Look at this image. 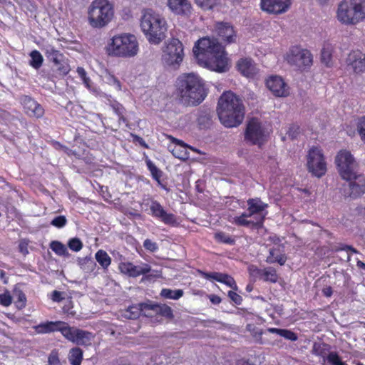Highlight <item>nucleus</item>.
<instances>
[{
    "label": "nucleus",
    "instance_id": "obj_63",
    "mask_svg": "<svg viewBox=\"0 0 365 365\" xmlns=\"http://www.w3.org/2000/svg\"><path fill=\"white\" fill-rule=\"evenodd\" d=\"M357 267L365 270V263L360 260L357 262Z\"/></svg>",
    "mask_w": 365,
    "mask_h": 365
},
{
    "label": "nucleus",
    "instance_id": "obj_30",
    "mask_svg": "<svg viewBox=\"0 0 365 365\" xmlns=\"http://www.w3.org/2000/svg\"><path fill=\"white\" fill-rule=\"evenodd\" d=\"M334 47L329 41H325L321 51V62L327 67H331L333 64L332 57Z\"/></svg>",
    "mask_w": 365,
    "mask_h": 365
},
{
    "label": "nucleus",
    "instance_id": "obj_49",
    "mask_svg": "<svg viewBox=\"0 0 365 365\" xmlns=\"http://www.w3.org/2000/svg\"><path fill=\"white\" fill-rule=\"evenodd\" d=\"M51 145L56 150H63L67 155H74V151H73L72 150L69 149L68 147L63 145V144H61L60 142L57 141V140H51Z\"/></svg>",
    "mask_w": 365,
    "mask_h": 365
},
{
    "label": "nucleus",
    "instance_id": "obj_36",
    "mask_svg": "<svg viewBox=\"0 0 365 365\" xmlns=\"http://www.w3.org/2000/svg\"><path fill=\"white\" fill-rule=\"evenodd\" d=\"M150 309L168 319H173L174 317L173 309L166 304H153L150 306Z\"/></svg>",
    "mask_w": 365,
    "mask_h": 365
},
{
    "label": "nucleus",
    "instance_id": "obj_50",
    "mask_svg": "<svg viewBox=\"0 0 365 365\" xmlns=\"http://www.w3.org/2000/svg\"><path fill=\"white\" fill-rule=\"evenodd\" d=\"M143 247H145V250H147L151 252H155L158 250V244L155 242H153L150 239H146L143 242Z\"/></svg>",
    "mask_w": 365,
    "mask_h": 365
},
{
    "label": "nucleus",
    "instance_id": "obj_11",
    "mask_svg": "<svg viewBox=\"0 0 365 365\" xmlns=\"http://www.w3.org/2000/svg\"><path fill=\"white\" fill-rule=\"evenodd\" d=\"M245 140L252 145L261 148L267 141V135L262 123L257 118H252L247 124Z\"/></svg>",
    "mask_w": 365,
    "mask_h": 365
},
{
    "label": "nucleus",
    "instance_id": "obj_61",
    "mask_svg": "<svg viewBox=\"0 0 365 365\" xmlns=\"http://www.w3.org/2000/svg\"><path fill=\"white\" fill-rule=\"evenodd\" d=\"M337 250H346V251H351V253H357V250L354 248L352 246L350 245H344L342 247L337 249Z\"/></svg>",
    "mask_w": 365,
    "mask_h": 365
},
{
    "label": "nucleus",
    "instance_id": "obj_3",
    "mask_svg": "<svg viewBox=\"0 0 365 365\" xmlns=\"http://www.w3.org/2000/svg\"><path fill=\"white\" fill-rule=\"evenodd\" d=\"M176 88L180 101L187 105H199L207 96L203 80L193 73L180 75L177 78Z\"/></svg>",
    "mask_w": 365,
    "mask_h": 365
},
{
    "label": "nucleus",
    "instance_id": "obj_37",
    "mask_svg": "<svg viewBox=\"0 0 365 365\" xmlns=\"http://www.w3.org/2000/svg\"><path fill=\"white\" fill-rule=\"evenodd\" d=\"M215 240L221 244L229 245H234L235 244V239L232 236L222 232L219 231L214 234Z\"/></svg>",
    "mask_w": 365,
    "mask_h": 365
},
{
    "label": "nucleus",
    "instance_id": "obj_5",
    "mask_svg": "<svg viewBox=\"0 0 365 365\" xmlns=\"http://www.w3.org/2000/svg\"><path fill=\"white\" fill-rule=\"evenodd\" d=\"M336 19L344 25L354 26L365 20V0H342L338 5Z\"/></svg>",
    "mask_w": 365,
    "mask_h": 365
},
{
    "label": "nucleus",
    "instance_id": "obj_7",
    "mask_svg": "<svg viewBox=\"0 0 365 365\" xmlns=\"http://www.w3.org/2000/svg\"><path fill=\"white\" fill-rule=\"evenodd\" d=\"M114 14L113 6L108 0H94L88 10V19L93 28L106 26Z\"/></svg>",
    "mask_w": 365,
    "mask_h": 365
},
{
    "label": "nucleus",
    "instance_id": "obj_59",
    "mask_svg": "<svg viewBox=\"0 0 365 365\" xmlns=\"http://www.w3.org/2000/svg\"><path fill=\"white\" fill-rule=\"evenodd\" d=\"M281 329H278V328H268L266 330H264V331H266V334L267 333H271V334H275L280 336Z\"/></svg>",
    "mask_w": 365,
    "mask_h": 365
},
{
    "label": "nucleus",
    "instance_id": "obj_55",
    "mask_svg": "<svg viewBox=\"0 0 365 365\" xmlns=\"http://www.w3.org/2000/svg\"><path fill=\"white\" fill-rule=\"evenodd\" d=\"M173 154L175 158L179 159L187 158V153L185 150H178L176 148L173 150Z\"/></svg>",
    "mask_w": 365,
    "mask_h": 365
},
{
    "label": "nucleus",
    "instance_id": "obj_52",
    "mask_svg": "<svg viewBox=\"0 0 365 365\" xmlns=\"http://www.w3.org/2000/svg\"><path fill=\"white\" fill-rule=\"evenodd\" d=\"M227 296L237 305H240L242 302V297L235 291H228Z\"/></svg>",
    "mask_w": 365,
    "mask_h": 365
},
{
    "label": "nucleus",
    "instance_id": "obj_15",
    "mask_svg": "<svg viewBox=\"0 0 365 365\" xmlns=\"http://www.w3.org/2000/svg\"><path fill=\"white\" fill-rule=\"evenodd\" d=\"M44 53L46 58L56 66V69L61 75L66 76L70 72L68 60L59 50L49 45L45 48Z\"/></svg>",
    "mask_w": 365,
    "mask_h": 365
},
{
    "label": "nucleus",
    "instance_id": "obj_21",
    "mask_svg": "<svg viewBox=\"0 0 365 365\" xmlns=\"http://www.w3.org/2000/svg\"><path fill=\"white\" fill-rule=\"evenodd\" d=\"M67 322L63 321H46L34 326L32 328L38 334H50L55 331H60L63 336Z\"/></svg>",
    "mask_w": 365,
    "mask_h": 365
},
{
    "label": "nucleus",
    "instance_id": "obj_6",
    "mask_svg": "<svg viewBox=\"0 0 365 365\" xmlns=\"http://www.w3.org/2000/svg\"><path fill=\"white\" fill-rule=\"evenodd\" d=\"M109 56L130 58L138 53V43L136 37L130 34L115 35L106 48Z\"/></svg>",
    "mask_w": 365,
    "mask_h": 365
},
{
    "label": "nucleus",
    "instance_id": "obj_4",
    "mask_svg": "<svg viewBox=\"0 0 365 365\" xmlns=\"http://www.w3.org/2000/svg\"><path fill=\"white\" fill-rule=\"evenodd\" d=\"M140 26L149 43L160 44L166 37L168 24L163 15L150 8L141 11Z\"/></svg>",
    "mask_w": 365,
    "mask_h": 365
},
{
    "label": "nucleus",
    "instance_id": "obj_1",
    "mask_svg": "<svg viewBox=\"0 0 365 365\" xmlns=\"http://www.w3.org/2000/svg\"><path fill=\"white\" fill-rule=\"evenodd\" d=\"M193 53L200 65L219 73L228 70V58L222 45L216 40L204 37L198 40Z\"/></svg>",
    "mask_w": 365,
    "mask_h": 365
},
{
    "label": "nucleus",
    "instance_id": "obj_31",
    "mask_svg": "<svg viewBox=\"0 0 365 365\" xmlns=\"http://www.w3.org/2000/svg\"><path fill=\"white\" fill-rule=\"evenodd\" d=\"M286 261V255L282 253L278 247H273L270 249L269 254L266 259V262L269 264L278 263L280 265H284Z\"/></svg>",
    "mask_w": 365,
    "mask_h": 365
},
{
    "label": "nucleus",
    "instance_id": "obj_23",
    "mask_svg": "<svg viewBox=\"0 0 365 365\" xmlns=\"http://www.w3.org/2000/svg\"><path fill=\"white\" fill-rule=\"evenodd\" d=\"M201 276L207 279H214L218 282L226 284L234 290H237V285L235 279L227 274L217 272H201Z\"/></svg>",
    "mask_w": 365,
    "mask_h": 365
},
{
    "label": "nucleus",
    "instance_id": "obj_54",
    "mask_svg": "<svg viewBox=\"0 0 365 365\" xmlns=\"http://www.w3.org/2000/svg\"><path fill=\"white\" fill-rule=\"evenodd\" d=\"M51 298L53 302H60L63 299V297H62V292L57 290L53 291Z\"/></svg>",
    "mask_w": 365,
    "mask_h": 365
},
{
    "label": "nucleus",
    "instance_id": "obj_57",
    "mask_svg": "<svg viewBox=\"0 0 365 365\" xmlns=\"http://www.w3.org/2000/svg\"><path fill=\"white\" fill-rule=\"evenodd\" d=\"M209 299L213 304H219L222 301L221 298L215 294L210 295Z\"/></svg>",
    "mask_w": 365,
    "mask_h": 365
},
{
    "label": "nucleus",
    "instance_id": "obj_51",
    "mask_svg": "<svg viewBox=\"0 0 365 365\" xmlns=\"http://www.w3.org/2000/svg\"><path fill=\"white\" fill-rule=\"evenodd\" d=\"M280 336H282L284 339H289L290 341H296L297 339V334L294 331L288 329H282Z\"/></svg>",
    "mask_w": 365,
    "mask_h": 365
},
{
    "label": "nucleus",
    "instance_id": "obj_33",
    "mask_svg": "<svg viewBox=\"0 0 365 365\" xmlns=\"http://www.w3.org/2000/svg\"><path fill=\"white\" fill-rule=\"evenodd\" d=\"M68 359L71 365H81L83 359V350L79 347L71 349Z\"/></svg>",
    "mask_w": 365,
    "mask_h": 365
},
{
    "label": "nucleus",
    "instance_id": "obj_16",
    "mask_svg": "<svg viewBox=\"0 0 365 365\" xmlns=\"http://www.w3.org/2000/svg\"><path fill=\"white\" fill-rule=\"evenodd\" d=\"M150 210V215L153 217L160 220L164 224L173 227L178 225L176 216L173 213H168L158 201L152 200Z\"/></svg>",
    "mask_w": 365,
    "mask_h": 365
},
{
    "label": "nucleus",
    "instance_id": "obj_12",
    "mask_svg": "<svg viewBox=\"0 0 365 365\" xmlns=\"http://www.w3.org/2000/svg\"><path fill=\"white\" fill-rule=\"evenodd\" d=\"M286 60L289 64L295 65L301 70L310 68L313 63V56L310 51L299 46L290 48L287 53Z\"/></svg>",
    "mask_w": 365,
    "mask_h": 365
},
{
    "label": "nucleus",
    "instance_id": "obj_48",
    "mask_svg": "<svg viewBox=\"0 0 365 365\" xmlns=\"http://www.w3.org/2000/svg\"><path fill=\"white\" fill-rule=\"evenodd\" d=\"M67 223V220L65 216L63 215H58L56 217H54L52 221L51 222V225L57 227V228H62Z\"/></svg>",
    "mask_w": 365,
    "mask_h": 365
},
{
    "label": "nucleus",
    "instance_id": "obj_35",
    "mask_svg": "<svg viewBox=\"0 0 365 365\" xmlns=\"http://www.w3.org/2000/svg\"><path fill=\"white\" fill-rule=\"evenodd\" d=\"M247 329L250 331L251 335L257 344H264L269 343L268 339H264L262 338V335L266 334V331L256 327H252L250 324L247 325Z\"/></svg>",
    "mask_w": 365,
    "mask_h": 365
},
{
    "label": "nucleus",
    "instance_id": "obj_32",
    "mask_svg": "<svg viewBox=\"0 0 365 365\" xmlns=\"http://www.w3.org/2000/svg\"><path fill=\"white\" fill-rule=\"evenodd\" d=\"M247 202L248 205L247 211L249 215L251 216L261 212L268 207V205L262 202L259 198H251Z\"/></svg>",
    "mask_w": 365,
    "mask_h": 365
},
{
    "label": "nucleus",
    "instance_id": "obj_22",
    "mask_svg": "<svg viewBox=\"0 0 365 365\" xmlns=\"http://www.w3.org/2000/svg\"><path fill=\"white\" fill-rule=\"evenodd\" d=\"M248 271L251 276L258 277L264 282L276 283L278 281L277 270L273 267L259 269L255 265H251L248 267Z\"/></svg>",
    "mask_w": 365,
    "mask_h": 365
},
{
    "label": "nucleus",
    "instance_id": "obj_20",
    "mask_svg": "<svg viewBox=\"0 0 365 365\" xmlns=\"http://www.w3.org/2000/svg\"><path fill=\"white\" fill-rule=\"evenodd\" d=\"M266 86L275 96L285 97L289 93V86L280 76H270L266 81Z\"/></svg>",
    "mask_w": 365,
    "mask_h": 365
},
{
    "label": "nucleus",
    "instance_id": "obj_44",
    "mask_svg": "<svg viewBox=\"0 0 365 365\" xmlns=\"http://www.w3.org/2000/svg\"><path fill=\"white\" fill-rule=\"evenodd\" d=\"M48 365H61L58 351L56 349H53L48 356Z\"/></svg>",
    "mask_w": 365,
    "mask_h": 365
},
{
    "label": "nucleus",
    "instance_id": "obj_64",
    "mask_svg": "<svg viewBox=\"0 0 365 365\" xmlns=\"http://www.w3.org/2000/svg\"><path fill=\"white\" fill-rule=\"evenodd\" d=\"M117 365H130V364L126 360H120Z\"/></svg>",
    "mask_w": 365,
    "mask_h": 365
},
{
    "label": "nucleus",
    "instance_id": "obj_39",
    "mask_svg": "<svg viewBox=\"0 0 365 365\" xmlns=\"http://www.w3.org/2000/svg\"><path fill=\"white\" fill-rule=\"evenodd\" d=\"M29 56L31 57L29 65L36 70L40 68L43 63V58L41 53L37 50H33Z\"/></svg>",
    "mask_w": 365,
    "mask_h": 365
},
{
    "label": "nucleus",
    "instance_id": "obj_29",
    "mask_svg": "<svg viewBox=\"0 0 365 365\" xmlns=\"http://www.w3.org/2000/svg\"><path fill=\"white\" fill-rule=\"evenodd\" d=\"M148 170L150 171L152 178L157 182L159 187L165 190H168L166 183H163L162 177L163 172L158 168L150 159L145 161Z\"/></svg>",
    "mask_w": 365,
    "mask_h": 365
},
{
    "label": "nucleus",
    "instance_id": "obj_27",
    "mask_svg": "<svg viewBox=\"0 0 365 365\" xmlns=\"http://www.w3.org/2000/svg\"><path fill=\"white\" fill-rule=\"evenodd\" d=\"M238 71L247 78H253L257 73V69L251 58H240L237 63Z\"/></svg>",
    "mask_w": 365,
    "mask_h": 365
},
{
    "label": "nucleus",
    "instance_id": "obj_53",
    "mask_svg": "<svg viewBox=\"0 0 365 365\" xmlns=\"http://www.w3.org/2000/svg\"><path fill=\"white\" fill-rule=\"evenodd\" d=\"M300 128L298 125H292L289 127L287 134L289 137L294 139L296 138L299 133Z\"/></svg>",
    "mask_w": 365,
    "mask_h": 365
},
{
    "label": "nucleus",
    "instance_id": "obj_43",
    "mask_svg": "<svg viewBox=\"0 0 365 365\" xmlns=\"http://www.w3.org/2000/svg\"><path fill=\"white\" fill-rule=\"evenodd\" d=\"M194 1L204 11L212 10L219 3V0H194Z\"/></svg>",
    "mask_w": 365,
    "mask_h": 365
},
{
    "label": "nucleus",
    "instance_id": "obj_34",
    "mask_svg": "<svg viewBox=\"0 0 365 365\" xmlns=\"http://www.w3.org/2000/svg\"><path fill=\"white\" fill-rule=\"evenodd\" d=\"M14 297L16 299L14 304L17 309L21 310L24 309L26 306L27 299L24 292L19 289L15 287L14 289Z\"/></svg>",
    "mask_w": 365,
    "mask_h": 365
},
{
    "label": "nucleus",
    "instance_id": "obj_46",
    "mask_svg": "<svg viewBox=\"0 0 365 365\" xmlns=\"http://www.w3.org/2000/svg\"><path fill=\"white\" fill-rule=\"evenodd\" d=\"M357 130L361 140L365 143V116H362L358 119Z\"/></svg>",
    "mask_w": 365,
    "mask_h": 365
},
{
    "label": "nucleus",
    "instance_id": "obj_41",
    "mask_svg": "<svg viewBox=\"0 0 365 365\" xmlns=\"http://www.w3.org/2000/svg\"><path fill=\"white\" fill-rule=\"evenodd\" d=\"M142 306V304L139 305L130 306L125 312V317L130 319H138L141 314V312L143 310L141 307Z\"/></svg>",
    "mask_w": 365,
    "mask_h": 365
},
{
    "label": "nucleus",
    "instance_id": "obj_42",
    "mask_svg": "<svg viewBox=\"0 0 365 365\" xmlns=\"http://www.w3.org/2000/svg\"><path fill=\"white\" fill-rule=\"evenodd\" d=\"M50 248L58 256H68V252L66 247L59 241H52L50 243Z\"/></svg>",
    "mask_w": 365,
    "mask_h": 365
},
{
    "label": "nucleus",
    "instance_id": "obj_8",
    "mask_svg": "<svg viewBox=\"0 0 365 365\" xmlns=\"http://www.w3.org/2000/svg\"><path fill=\"white\" fill-rule=\"evenodd\" d=\"M340 176L345 180H351L356 178L357 163L350 151L341 150L335 158Z\"/></svg>",
    "mask_w": 365,
    "mask_h": 365
},
{
    "label": "nucleus",
    "instance_id": "obj_18",
    "mask_svg": "<svg viewBox=\"0 0 365 365\" xmlns=\"http://www.w3.org/2000/svg\"><path fill=\"white\" fill-rule=\"evenodd\" d=\"M121 273L130 277H137L140 275H145L151 271V267L147 263H141L140 265H135L130 262H123L118 265Z\"/></svg>",
    "mask_w": 365,
    "mask_h": 365
},
{
    "label": "nucleus",
    "instance_id": "obj_14",
    "mask_svg": "<svg viewBox=\"0 0 365 365\" xmlns=\"http://www.w3.org/2000/svg\"><path fill=\"white\" fill-rule=\"evenodd\" d=\"M63 337L77 345L89 346L94 338V335L88 331L71 327L67 323Z\"/></svg>",
    "mask_w": 365,
    "mask_h": 365
},
{
    "label": "nucleus",
    "instance_id": "obj_26",
    "mask_svg": "<svg viewBox=\"0 0 365 365\" xmlns=\"http://www.w3.org/2000/svg\"><path fill=\"white\" fill-rule=\"evenodd\" d=\"M348 181L349 182V196L351 197L356 198L365 193V177L363 175L356 173V178Z\"/></svg>",
    "mask_w": 365,
    "mask_h": 365
},
{
    "label": "nucleus",
    "instance_id": "obj_28",
    "mask_svg": "<svg viewBox=\"0 0 365 365\" xmlns=\"http://www.w3.org/2000/svg\"><path fill=\"white\" fill-rule=\"evenodd\" d=\"M168 6L174 14L178 15H188L192 9L188 0H168Z\"/></svg>",
    "mask_w": 365,
    "mask_h": 365
},
{
    "label": "nucleus",
    "instance_id": "obj_24",
    "mask_svg": "<svg viewBox=\"0 0 365 365\" xmlns=\"http://www.w3.org/2000/svg\"><path fill=\"white\" fill-rule=\"evenodd\" d=\"M215 29L217 35L222 41L231 43L236 40V34L233 26L229 23L218 22L216 24Z\"/></svg>",
    "mask_w": 365,
    "mask_h": 365
},
{
    "label": "nucleus",
    "instance_id": "obj_40",
    "mask_svg": "<svg viewBox=\"0 0 365 365\" xmlns=\"http://www.w3.org/2000/svg\"><path fill=\"white\" fill-rule=\"evenodd\" d=\"M182 289L172 290L170 289L164 288L161 290L160 296L165 299L177 300L183 296Z\"/></svg>",
    "mask_w": 365,
    "mask_h": 365
},
{
    "label": "nucleus",
    "instance_id": "obj_10",
    "mask_svg": "<svg viewBox=\"0 0 365 365\" xmlns=\"http://www.w3.org/2000/svg\"><path fill=\"white\" fill-rule=\"evenodd\" d=\"M184 57L183 45L178 38H172L163 52V62L173 68H178Z\"/></svg>",
    "mask_w": 365,
    "mask_h": 365
},
{
    "label": "nucleus",
    "instance_id": "obj_9",
    "mask_svg": "<svg viewBox=\"0 0 365 365\" xmlns=\"http://www.w3.org/2000/svg\"><path fill=\"white\" fill-rule=\"evenodd\" d=\"M307 165L312 175L322 178L327 173V163L322 150L317 146L312 147L307 156Z\"/></svg>",
    "mask_w": 365,
    "mask_h": 365
},
{
    "label": "nucleus",
    "instance_id": "obj_62",
    "mask_svg": "<svg viewBox=\"0 0 365 365\" xmlns=\"http://www.w3.org/2000/svg\"><path fill=\"white\" fill-rule=\"evenodd\" d=\"M111 78L113 79V84L115 85L116 89L118 91L121 90V83L120 81L113 76Z\"/></svg>",
    "mask_w": 365,
    "mask_h": 365
},
{
    "label": "nucleus",
    "instance_id": "obj_25",
    "mask_svg": "<svg viewBox=\"0 0 365 365\" xmlns=\"http://www.w3.org/2000/svg\"><path fill=\"white\" fill-rule=\"evenodd\" d=\"M250 217H251V215H249L248 212H243L240 216H235L232 219H230L229 221L237 226H243L246 227H252L258 228L262 226L265 218L264 216H261L256 222L247 219Z\"/></svg>",
    "mask_w": 365,
    "mask_h": 365
},
{
    "label": "nucleus",
    "instance_id": "obj_45",
    "mask_svg": "<svg viewBox=\"0 0 365 365\" xmlns=\"http://www.w3.org/2000/svg\"><path fill=\"white\" fill-rule=\"evenodd\" d=\"M12 304V297L8 290L0 294V304L4 307H9Z\"/></svg>",
    "mask_w": 365,
    "mask_h": 365
},
{
    "label": "nucleus",
    "instance_id": "obj_13",
    "mask_svg": "<svg viewBox=\"0 0 365 365\" xmlns=\"http://www.w3.org/2000/svg\"><path fill=\"white\" fill-rule=\"evenodd\" d=\"M24 113L29 118L39 119L43 117L45 109L41 104L29 95H21L19 97Z\"/></svg>",
    "mask_w": 365,
    "mask_h": 365
},
{
    "label": "nucleus",
    "instance_id": "obj_56",
    "mask_svg": "<svg viewBox=\"0 0 365 365\" xmlns=\"http://www.w3.org/2000/svg\"><path fill=\"white\" fill-rule=\"evenodd\" d=\"M232 365H255L251 363L248 359H239L236 360Z\"/></svg>",
    "mask_w": 365,
    "mask_h": 365
},
{
    "label": "nucleus",
    "instance_id": "obj_2",
    "mask_svg": "<svg viewBox=\"0 0 365 365\" xmlns=\"http://www.w3.org/2000/svg\"><path fill=\"white\" fill-rule=\"evenodd\" d=\"M217 113L224 126L237 127L242 123L245 114L242 98L231 91L224 92L218 100Z\"/></svg>",
    "mask_w": 365,
    "mask_h": 365
},
{
    "label": "nucleus",
    "instance_id": "obj_60",
    "mask_svg": "<svg viewBox=\"0 0 365 365\" xmlns=\"http://www.w3.org/2000/svg\"><path fill=\"white\" fill-rule=\"evenodd\" d=\"M322 293L326 297H331L333 293L332 288L329 286L326 287L322 289Z\"/></svg>",
    "mask_w": 365,
    "mask_h": 365
},
{
    "label": "nucleus",
    "instance_id": "obj_17",
    "mask_svg": "<svg viewBox=\"0 0 365 365\" xmlns=\"http://www.w3.org/2000/svg\"><path fill=\"white\" fill-rule=\"evenodd\" d=\"M292 0H260L261 9L267 14H284L290 8Z\"/></svg>",
    "mask_w": 365,
    "mask_h": 365
},
{
    "label": "nucleus",
    "instance_id": "obj_19",
    "mask_svg": "<svg viewBox=\"0 0 365 365\" xmlns=\"http://www.w3.org/2000/svg\"><path fill=\"white\" fill-rule=\"evenodd\" d=\"M348 68L354 73H361L365 71V54L359 50L351 51L346 58Z\"/></svg>",
    "mask_w": 365,
    "mask_h": 365
},
{
    "label": "nucleus",
    "instance_id": "obj_47",
    "mask_svg": "<svg viewBox=\"0 0 365 365\" xmlns=\"http://www.w3.org/2000/svg\"><path fill=\"white\" fill-rule=\"evenodd\" d=\"M68 246L71 250L78 252L82 249L83 243L78 238L75 237L69 240Z\"/></svg>",
    "mask_w": 365,
    "mask_h": 365
},
{
    "label": "nucleus",
    "instance_id": "obj_38",
    "mask_svg": "<svg viewBox=\"0 0 365 365\" xmlns=\"http://www.w3.org/2000/svg\"><path fill=\"white\" fill-rule=\"evenodd\" d=\"M95 257L96 261L103 269H107L111 263L110 257L108 255V253L106 251L103 250H99L96 253Z\"/></svg>",
    "mask_w": 365,
    "mask_h": 365
},
{
    "label": "nucleus",
    "instance_id": "obj_58",
    "mask_svg": "<svg viewBox=\"0 0 365 365\" xmlns=\"http://www.w3.org/2000/svg\"><path fill=\"white\" fill-rule=\"evenodd\" d=\"M76 71L81 79L86 78L87 76L86 71L83 67H78Z\"/></svg>",
    "mask_w": 365,
    "mask_h": 365
}]
</instances>
